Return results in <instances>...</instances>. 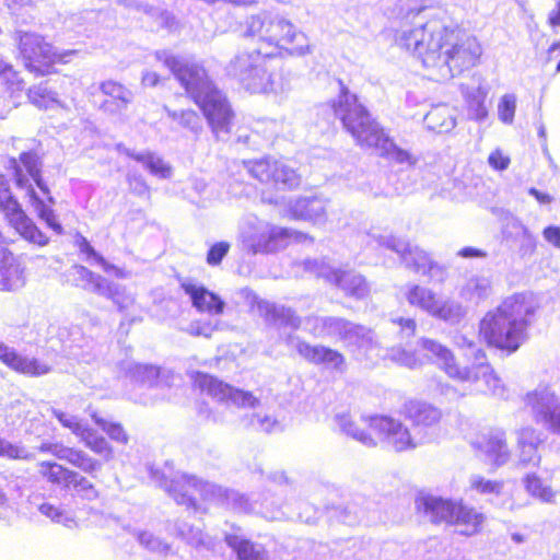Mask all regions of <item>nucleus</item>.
Masks as SVG:
<instances>
[{
  "instance_id": "nucleus-1",
  "label": "nucleus",
  "mask_w": 560,
  "mask_h": 560,
  "mask_svg": "<svg viewBox=\"0 0 560 560\" xmlns=\"http://www.w3.org/2000/svg\"><path fill=\"white\" fill-rule=\"evenodd\" d=\"M392 31L395 44L417 57L436 81L462 74L482 55L476 37L428 19L423 8H409Z\"/></svg>"
},
{
  "instance_id": "nucleus-2",
  "label": "nucleus",
  "mask_w": 560,
  "mask_h": 560,
  "mask_svg": "<svg viewBox=\"0 0 560 560\" xmlns=\"http://www.w3.org/2000/svg\"><path fill=\"white\" fill-rule=\"evenodd\" d=\"M270 487L261 500L247 497L235 490L223 489L215 483L203 481L196 476L185 472H173L166 476L164 472L159 477L160 486L179 505L195 513H202L205 510L197 503L198 493L203 501L220 504L236 513H260L264 517L276 520L284 504L282 493L287 486V478L283 472L276 471L268 477Z\"/></svg>"
},
{
  "instance_id": "nucleus-3",
  "label": "nucleus",
  "mask_w": 560,
  "mask_h": 560,
  "mask_svg": "<svg viewBox=\"0 0 560 560\" xmlns=\"http://www.w3.org/2000/svg\"><path fill=\"white\" fill-rule=\"evenodd\" d=\"M155 57L199 106L215 139L226 141L231 133L234 112L226 96L210 80L206 70L200 65L166 50L156 51Z\"/></svg>"
},
{
  "instance_id": "nucleus-4",
  "label": "nucleus",
  "mask_w": 560,
  "mask_h": 560,
  "mask_svg": "<svg viewBox=\"0 0 560 560\" xmlns=\"http://www.w3.org/2000/svg\"><path fill=\"white\" fill-rule=\"evenodd\" d=\"M537 308L533 293L513 294L485 315L480 322V335L489 345L515 352L527 339V329Z\"/></svg>"
},
{
  "instance_id": "nucleus-5",
  "label": "nucleus",
  "mask_w": 560,
  "mask_h": 560,
  "mask_svg": "<svg viewBox=\"0 0 560 560\" xmlns=\"http://www.w3.org/2000/svg\"><path fill=\"white\" fill-rule=\"evenodd\" d=\"M336 113L343 128L359 145L374 148L381 155L406 167H412L418 163V156L399 148L372 118L365 106L357 102L355 96L349 93L341 94Z\"/></svg>"
},
{
  "instance_id": "nucleus-6",
  "label": "nucleus",
  "mask_w": 560,
  "mask_h": 560,
  "mask_svg": "<svg viewBox=\"0 0 560 560\" xmlns=\"http://www.w3.org/2000/svg\"><path fill=\"white\" fill-rule=\"evenodd\" d=\"M10 165L13 170L16 187L25 190L38 219L45 222L57 235H62L63 226L57 220L52 209L56 199L51 196L50 189L42 176V158L36 151H24L18 160L11 159Z\"/></svg>"
},
{
  "instance_id": "nucleus-7",
  "label": "nucleus",
  "mask_w": 560,
  "mask_h": 560,
  "mask_svg": "<svg viewBox=\"0 0 560 560\" xmlns=\"http://www.w3.org/2000/svg\"><path fill=\"white\" fill-rule=\"evenodd\" d=\"M245 298L268 325L277 326L279 329L291 328L293 331L302 326L306 332L318 339L340 340L347 322L342 317L318 315H310L302 319L291 307L262 300L249 290H246Z\"/></svg>"
},
{
  "instance_id": "nucleus-8",
  "label": "nucleus",
  "mask_w": 560,
  "mask_h": 560,
  "mask_svg": "<svg viewBox=\"0 0 560 560\" xmlns=\"http://www.w3.org/2000/svg\"><path fill=\"white\" fill-rule=\"evenodd\" d=\"M419 343L422 350L431 354V358H435L451 378L469 383L471 390L476 393L505 397V386L489 363L479 362L476 365L460 368L456 364L451 350L442 343L428 338H422Z\"/></svg>"
},
{
  "instance_id": "nucleus-9",
  "label": "nucleus",
  "mask_w": 560,
  "mask_h": 560,
  "mask_svg": "<svg viewBox=\"0 0 560 560\" xmlns=\"http://www.w3.org/2000/svg\"><path fill=\"white\" fill-rule=\"evenodd\" d=\"M273 59L272 52L262 48L243 50L230 61L228 71L250 93L283 92L285 88L272 65Z\"/></svg>"
},
{
  "instance_id": "nucleus-10",
  "label": "nucleus",
  "mask_w": 560,
  "mask_h": 560,
  "mask_svg": "<svg viewBox=\"0 0 560 560\" xmlns=\"http://www.w3.org/2000/svg\"><path fill=\"white\" fill-rule=\"evenodd\" d=\"M240 240L244 249L253 255L278 253L287 248L291 240L313 242V237L307 234L276 225L256 215L243 219L240 225Z\"/></svg>"
},
{
  "instance_id": "nucleus-11",
  "label": "nucleus",
  "mask_w": 560,
  "mask_h": 560,
  "mask_svg": "<svg viewBox=\"0 0 560 560\" xmlns=\"http://www.w3.org/2000/svg\"><path fill=\"white\" fill-rule=\"evenodd\" d=\"M416 505L431 522L453 525L459 534L466 536L476 534L485 521L482 513L464 504L462 500L422 493L417 497Z\"/></svg>"
},
{
  "instance_id": "nucleus-12",
  "label": "nucleus",
  "mask_w": 560,
  "mask_h": 560,
  "mask_svg": "<svg viewBox=\"0 0 560 560\" xmlns=\"http://www.w3.org/2000/svg\"><path fill=\"white\" fill-rule=\"evenodd\" d=\"M342 540L341 552H346V560H415L413 542L378 541L365 537H347Z\"/></svg>"
},
{
  "instance_id": "nucleus-13",
  "label": "nucleus",
  "mask_w": 560,
  "mask_h": 560,
  "mask_svg": "<svg viewBox=\"0 0 560 560\" xmlns=\"http://www.w3.org/2000/svg\"><path fill=\"white\" fill-rule=\"evenodd\" d=\"M19 49L25 67L37 74L48 73L55 63H67L77 50L58 51L45 38L35 33H21Z\"/></svg>"
},
{
  "instance_id": "nucleus-14",
  "label": "nucleus",
  "mask_w": 560,
  "mask_h": 560,
  "mask_svg": "<svg viewBox=\"0 0 560 560\" xmlns=\"http://www.w3.org/2000/svg\"><path fill=\"white\" fill-rule=\"evenodd\" d=\"M375 242L387 249L395 252L401 264L413 272L427 276L430 280L442 282L445 277V269L435 262L431 256L417 245L394 235H373Z\"/></svg>"
},
{
  "instance_id": "nucleus-15",
  "label": "nucleus",
  "mask_w": 560,
  "mask_h": 560,
  "mask_svg": "<svg viewBox=\"0 0 560 560\" xmlns=\"http://www.w3.org/2000/svg\"><path fill=\"white\" fill-rule=\"evenodd\" d=\"M0 210L9 225L30 244L43 247L49 244V237L40 231L23 210L10 189V182L0 174Z\"/></svg>"
},
{
  "instance_id": "nucleus-16",
  "label": "nucleus",
  "mask_w": 560,
  "mask_h": 560,
  "mask_svg": "<svg viewBox=\"0 0 560 560\" xmlns=\"http://www.w3.org/2000/svg\"><path fill=\"white\" fill-rule=\"evenodd\" d=\"M522 401L537 425L550 434L560 435V395L553 386L540 383L528 390Z\"/></svg>"
},
{
  "instance_id": "nucleus-17",
  "label": "nucleus",
  "mask_w": 560,
  "mask_h": 560,
  "mask_svg": "<svg viewBox=\"0 0 560 560\" xmlns=\"http://www.w3.org/2000/svg\"><path fill=\"white\" fill-rule=\"evenodd\" d=\"M304 269L316 277L326 279L329 283L340 289L346 296L362 301L371 295V284L366 278L354 270L335 269L326 261L307 259Z\"/></svg>"
},
{
  "instance_id": "nucleus-18",
  "label": "nucleus",
  "mask_w": 560,
  "mask_h": 560,
  "mask_svg": "<svg viewBox=\"0 0 560 560\" xmlns=\"http://www.w3.org/2000/svg\"><path fill=\"white\" fill-rule=\"evenodd\" d=\"M369 425L396 452L412 450L431 441V438L421 430L410 431L399 420L388 416H372Z\"/></svg>"
},
{
  "instance_id": "nucleus-19",
  "label": "nucleus",
  "mask_w": 560,
  "mask_h": 560,
  "mask_svg": "<svg viewBox=\"0 0 560 560\" xmlns=\"http://www.w3.org/2000/svg\"><path fill=\"white\" fill-rule=\"evenodd\" d=\"M283 49L291 55L304 56L310 52V44L306 35L284 16L273 13L265 51L272 52L276 57Z\"/></svg>"
},
{
  "instance_id": "nucleus-20",
  "label": "nucleus",
  "mask_w": 560,
  "mask_h": 560,
  "mask_svg": "<svg viewBox=\"0 0 560 560\" xmlns=\"http://www.w3.org/2000/svg\"><path fill=\"white\" fill-rule=\"evenodd\" d=\"M279 338L288 348L294 349L304 360L312 364H324L340 373L346 370V359L343 354L335 349L320 345L313 346L302 340L293 331L285 332L281 330Z\"/></svg>"
},
{
  "instance_id": "nucleus-21",
  "label": "nucleus",
  "mask_w": 560,
  "mask_h": 560,
  "mask_svg": "<svg viewBox=\"0 0 560 560\" xmlns=\"http://www.w3.org/2000/svg\"><path fill=\"white\" fill-rule=\"evenodd\" d=\"M270 203L280 205L284 203L285 212L283 217L293 220H302L311 222L315 225H323L328 220V208L330 201L323 196H305L288 201L276 198L268 200Z\"/></svg>"
},
{
  "instance_id": "nucleus-22",
  "label": "nucleus",
  "mask_w": 560,
  "mask_h": 560,
  "mask_svg": "<svg viewBox=\"0 0 560 560\" xmlns=\"http://www.w3.org/2000/svg\"><path fill=\"white\" fill-rule=\"evenodd\" d=\"M246 167L253 177L261 183H273L277 187L288 189L300 185L299 174L282 161L266 158L249 162Z\"/></svg>"
},
{
  "instance_id": "nucleus-23",
  "label": "nucleus",
  "mask_w": 560,
  "mask_h": 560,
  "mask_svg": "<svg viewBox=\"0 0 560 560\" xmlns=\"http://www.w3.org/2000/svg\"><path fill=\"white\" fill-rule=\"evenodd\" d=\"M199 384L202 390L220 401L231 402L242 408H256L259 405V399L250 392L234 388L211 375L200 376Z\"/></svg>"
},
{
  "instance_id": "nucleus-24",
  "label": "nucleus",
  "mask_w": 560,
  "mask_h": 560,
  "mask_svg": "<svg viewBox=\"0 0 560 560\" xmlns=\"http://www.w3.org/2000/svg\"><path fill=\"white\" fill-rule=\"evenodd\" d=\"M516 466L518 468L538 467L541 456L538 447L544 443L542 433L533 425H524L516 430Z\"/></svg>"
},
{
  "instance_id": "nucleus-25",
  "label": "nucleus",
  "mask_w": 560,
  "mask_h": 560,
  "mask_svg": "<svg viewBox=\"0 0 560 560\" xmlns=\"http://www.w3.org/2000/svg\"><path fill=\"white\" fill-rule=\"evenodd\" d=\"M226 545L236 556V560H271L262 544L250 540L240 526H232L224 534Z\"/></svg>"
},
{
  "instance_id": "nucleus-26",
  "label": "nucleus",
  "mask_w": 560,
  "mask_h": 560,
  "mask_svg": "<svg viewBox=\"0 0 560 560\" xmlns=\"http://www.w3.org/2000/svg\"><path fill=\"white\" fill-rule=\"evenodd\" d=\"M0 361L11 370L30 376L38 377L48 374L51 366L36 358L20 354L14 348L0 342Z\"/></svg>"
},
{
  "instance_id": "nucleus-27",
  "label": "nucleus",
  "mask_w": 560,
  "mask_h": 560,
  "mask_svg": "<svg viewBox=\"0 0 560 560\" xmlns=\"http://www.w3.org/2000/svg\"><path fill=\"white\" fill-rule=\"evenodd\" d=\"M121 369L132 382L149 388L170 386V378L173 377L168 371L161 370L154 365L139 364L132 361L124 362Z\"/></svg>"
},
{
  "instance_id": "nucleus-28",
  "label": "nucleus",
  "mask_w": 560,
  "mask_h": 560,
  "mask_svg": "<svg viewBox=\"0 0 560 560\" xmlns=\"http://www.w3.org/2000/svg\"><path fill=\"white\" fill-rule=\"evenodd\" d=\"M180 287L185 294L189 296L192 306L198 312L208 313L210 315H221L223 313L225 302L205 285L188 280L182 282Z\"/></svg>"
},
{
  "instance_id": "nucleus-29",
  "label": "nucleus",
  "mask_w": 560,
  "mask_h": 560,
  "mask_svg": "<svg viewBox=\"0 0 560 560\" xmlns=\"http://www.w3.org/2000/svg\"><path fill=\"white\" fill-rule=\"evenodd\" d=\"M342 545V538L326 544L303 540L291 560H346V552H341Z\"/></svg>"
},
{
  "instance_id": "nucleus-30",
  "label": "nucleus",
  "mask_w": 560,
  "mask_h": 560,
  "mask_svg": "<svg viewBox=\"0 0 560 560\" xmlns=\"http://www.w3.org/2000/svg\"><path fill=\"white\" fill-rule=\"evenodd\" d=\"M472 445L480 450L495 466H502L510 459V450L503 430H490L476 440Z\"/></svg>"
},
{
  "instance_id": "nucleus-31",
  "label": "nucleus",
  "mask_w": 560,
  "mask_h": 560,
  "mask_svg": "<svg viewBox=\"0 0 560 560\" xmlns=\"http://www.w3.org/2000/svg\"><path fill=\"white\" fill-rule=\"evenodd\" d=\"M405 416L412 423L413 431L421 430L430 438L429 430L441 420V411L431 404L410 400L405 404Z\"/></svg>"
},
{
  "instance_id": "nucleus-32",
  "label": "nucleus",
  "mask_w": 560,
  "mask_h": 560,
  "mask_svg": "<svg viewBox=\"0 0 560 560\" xmlns=\"http://www.w3.org/2000/svg\"><path fill=\"white\" fill-rule=\"evenodd\" d=\"M458 294L465 302L479 305L492 294L491 277L479 273L467 277L459 287Z\"/></svg>"
},
{
  "instance_id": "nucleus-33",
  "label": "nucleus",
  "mask_w": 560,
  "mask_h": 560,
  "mask_svg": "<svg viewBox=\"0 0 560 560\" xmlns=\"http://www.w3.org/2000/svg\"><path fill=\"white\" fill-rule=\"evenodd\" d=\"M339 341H342L347 347L365 353L375 350L377 347L375 335L371 329L348 319Z\"/></svg>"
},
{
  "instance_id": "nucleus-34",
  "label": "nucleus",
  "mask_w": 560,
  "mask_h": 560,
  "mask_svg": "<svg viewBox=\"0 0 560 560\" xmlns=\"http://www.w3.org/2000/svg\"><path fill=\"white\" fill-rule=\"evenodd\" d=\"M74 245L78 247L82 255H85V260L91 265H98L104 272L113 275L119 279H127L130 277V272L125 269L108 262L95 248L91 245L85 236L77 234L74 237Z\"/></svg>"
},
{
  "instance_id": "nucleus-35",
  "label": "nucleus",
  "mask_w": 560,
  "mask_h": 560,
  "mask_svg": "<svg viewBox=\"0 0 560 560\" xmlns=\"http://www.w3.org/2000/svg\"><path fill=\"white\" fill-rule=\"evenodd\" d=\"M74 245L78 247L82 255H85V260L91 265H98L104 272L113 275L119 279H127L130 277V272L125 269L108 262L95 248L91 245L85 236L77 234L74 237Z\"/></svg>"
},
{
  "instance_id": "nucleus-36",
  "label": "nucleus",
  "mask_w": 560,
  "mask_h": 560,
  "mask_svg": "<svg viewBox=\"0 0 560 560\" xmlns=\"http://www.w3.org/2000/svg\"><path fill=\"white\" fill-rule=\"evenodd\" d=\"M174 534L198 552L214 550L217 545L211 536L184 521H177L174 524Z\"/></svg>"
},
{
  "instance_id": "nucleus-37",
  "label": "nucleus",
  "mask_w": 560,
  "mask_h": 560,
  "mask_svg": "<svg viewBox=\"0 0 560 560\" xmlns=\"http://www.w3.org/2000/svg\"><path fill=\"white\" fill-rule=\"evenodd\" d=\"M100 89L104 95L109 97L101 105L104 112L110 114L120 113L126 109L132 100L131 91L115 81H105L101 84Z\"/></svg>"
},
{
  "instance_id": "nucleus-38",
  "label": "nucleus",
  "mask_w": 560,
  "mask_h": 560,
  "mask_svg": "<svg viewBox=\"0 0 560 560\" xmlns=\"http://www.w3.org/2000/svg\"><path fill=\"white\" fill-rule=\"evenodd\" d=\"M466 315L467 307L462 302L439 295L430 316L448 325H457Z\"/></svg>"
},
{
  "instance_id": "nucleus-39",
  "label": "nucleus",
  "mask_w": 560,
  "mask_h": 560,
  "mask_svg": "<svg viewBox=\"0 0 560 560\" xmlns=\"http://www.w3.org/2000/svg\"><path fill=\"white\" fill-rule=\"evenodd\" d=\"M107 279L94 273L82 265H73L67 271V282L77 288L101 294Z\"/></svg>"
},
{
  "instance_id": "nucleus-40",
  "label": "nucleus",
  "mask_w": 560,
  "mask_h": 560,
  "mask_svg": "<svg viewBox=\"0 0 560 560\" xmlns=\"http://www.w3.org/2000/svg\"><path fill=\"white\" fill-rule=\"evenodd\" d=\"M272 16V12L266 11L250 15L244 23L243 35L256 39L260 44L259 48H267Z\"/></svg>"
},
{
  "instance_id": "nucleus-41",
  "label": "nucleus",
  "mask_w": 560,
  "mask_h": 560,
  "mask_svg": "<svg viewBox=\"0 0 560 560\" xmlns=\"http://www.w3.org/2000/svg\"><path fill=\"white\" fill-rule=\"evenodd\" d=\"M369 418L360 417L359 421L353 419L351 415L348 413H339L336 416V422L346 435L352 438L353 440L360 442L365 446H375L376 443L374 439L360 425V422L364 424V427L369 425Z\"/></svg>"
},
{
  "instance_id": "nucleus-42",
  "label": "nucleus",
  "mask_w": 560,
  "mask_h": 560,
  "mask_svg": "<svg viewBox=\"0 0 560 560\" xmlns=\"http://www.w3.org/2000/svg\"><path fill=\"white\" fill-rule=\"evenodd\" d=\"M460 91L467 103L469 117L477 121L485 120L488 116V109L486 106V98L489 92L488 88L483 86L481 83L474 89L462 84Z\"/></svg>"
},
{
  "instance_id": "nucleus-43",
  "label": "nucleus",
  "mask_w": 560,
  "mask_h": 560,
  "mask_svg": "<svg viewBox=\"0 0 560 560\" xmlns=\"http://www.w3.org/2000/svg\"><path fill=\"white\" fill-rule=\"evenodd\" d=\"M122 152L129 158L141 163L143 167L153 176H156L162 179H167L172 176L171 165L165 163L160 155L153 152L145 151L137 153L130 149H124Z\"/></svg>"
},
{
  "instance_id": "nucleus-44",
  "label": "nucleus",
  "mask_w": 560,
  "mask_h": 560,
  "mask_svg": "<svg viewBox=\"0 0 560 560\" xmlns=\"http://www.w3.org/2000/svg\"><path fill=\"white\" fill-rule=\"evenodd\" d=\"M27 96L31 103L40 109L63 107L59 93L50 85V81L30 88Z\"/></svg>"
},
{
  "instance_id": "nucleus-45",
  "label": "nucleus",
  "mask_w": 560,
  "mask_h": 560,
  "mask_svg": "<svg viewBox=\"0 0 560 560\" xmlns=\"http://www.w3.org/2000/svg\"><path fill=\"white\" fill-rule=\"evenodd\" d=\"M438 296L439 294L431 289L419 284L411 283L405 288V298L409 305L425 312L428 315H431Z\"/></svg>"
},
{
  "instance_id": "nucleus-46",
  "label": "nucleus",
  "mask_w": 560,
  "mask_h": 560,
  "mask_svg": "<svg viewBox=\"0 0 560 560\" xmlns=\"http://www.w3.org/2000/svg\"><path fill=\"white\" fill-rule=\"evenodd\" d=\"M31 503L36 506L37 511L51 522L61 524L67 528H74L78 526L74 514L62 505H56L50 502L43 501L40 503L35 502V498L31 499Z\"/></svg>"
},
{
  "instance_id": "nucleus-47",
  "label": "nucleus",
  "mask_w": 560,
  "mask_h": 560,
  "mask_svg": "<svg viewBox=\"0 0 560 560\" xmlns=\"http://www.w3.org/2000/svg\"><path fill=\"white\" fill-rule=\"evenodd\" d=\"M424 122L429 129L445 133L453 130L456 126V119L447 106H435L424 117Z\"/></svg>"
},
{
  "instance_id": "nucleus-48",
  "label": "nucleus",
  "mask_w": 560,
  "mask_h": 560,
  "mask_svg": "<svg viewBox=\"0 0 560 560\" xmlns=\"http://www.w3.org/2000/svg\"><path fill=\"white\" fill-rule=\"evenodd\" d=\"M413 547L415 560H450L445 544L435 537L413 542Z\"/></svg>"
},
{
  "instance_id": "nucleus-49",
  "label": "nucleus",
  "mask_w": 560,
  "mask_h": 560,
  "mask_svg": "<svg viewBox=\"0 0 560 560\" xmlns=\"http://www.w3.org/2000/svg\"><path fill=\"white\" fill-rule=\"evenodd\" d=\"M5 243V238L0 232V245ZM13 260L14 258L11 252L0 248V271L4 280L3 289L5 290H13L16 285V281L20 279V267L19 265L12 264Z\"/></svg>"
},
{
  "instance_id": "nucleus-50",
  "label": "nucleus",
  "mask_w": 560,
  "mask_h": 560,
  "mask_svg": "<svg viewBox=\"0 0 560 560\" xmlns=\"http://www.w3.org/2000/svg\"><path fill=\"white\" fill-rule=\"evenodd\" d=\"M61 460L68 462L89 475H94L102 467L101 462L91 457L85 452L69 446H66L63 454H61Z\"/></svg>"
},
{
  "instance_id": "nucleus-51",
  "label": "nucleus",
  "mask_w": 560,
  "mask_h": 560,
  "mask_svg": "<svg viewBox=\"0 0 560 560\" xmlns=\"http://www.w3.org/2000/svg\"><path fill=\"white\" fill-rule=\"evenodd\" d=\"M78 438L89 447L92 452L103 456L106 460L113 457V450L108 442L102 435L97 434L88 424L78 434Z\"/></svg>"
},
{
  "instance_id": "nucleus-52",
  "label": "nucleus",
  "mask_w": 560,
  "mask_h": 560,
  "mask_svg": "<svg viewBox=\"0 0 560 560\" xmlns=\"http://www.w3.org/2000/svg\"><path fill=\"white\" fill-rule=\"evenodd\" d=\"M100 295L113 301L120 312L128 311L135 304L133 295L127 293L125 287L108 280Z\"/></svg>"
},
{
  "instance_id": "nucleus-53",
  "label": "nucleus",
  "mask_w": 560,
  "mask_h": 560,
  "mask_svg": "<svg viewBox=\"0 0 560 560\" xmlns=\"http://www.w3.org/2000/svg\"><path fill=\"white\" fill-rule=\"evenodd\" d=\"M525 490L534 498L544 503H553L556 491L548 485H545L541 478L536 474H527L523 478Z\"/></svg>"
},
{
  "instance_id": "nucleus-54",
  "label": "nucleus",
  "mask_w": 560,
  "mask_h": 560,
  "mask_svg": "<svg viewBox=\"0 0 560 560\" xmlns=\"http://www.w3.org/2000/svg\"><path fill=\"white\" fill-rule=\"evenodd\" d=\"M39 475L52 485L65 486L74 470H70L56 462L44 460L37 464Z\"/></svg>"
},
{
  "instance_id": "nucleus-55",
  "label": "nucleus",
  "mask_w": 560,
  "mask_h": 560,
  "mask_svg": "<svg viewBox=\"0 0 560 560\" xmlns=\"http://www.w3.org/2000/svg\"><path fill=\"white\" fill-rule=\"evenodd\" d=\"M513 238L518 243V253L522 257L532 256L537 246L536 236L521 222L512 223Z\"/></svg>"
},
{
  "instance_id": "nucleus-56",
  "label": "nucleus",
  "mask_w": 560,
  "mask_h": 560,
  "mask_svg": "<svg viewBox=\"0 0 560 560\" xmlns=\"http://www.w3.org/2000/svg\"><path fill=\"white\" fill-rule=\"evenodd\" d=\"M167 116L178 122L182 127L188 129L195 135H199L202 130V124L200 116L192 109H179L173 110L165 107Z\"/></svg>"
},
{
  "instance_id": "nucleus-57",
  "label": "nucleus",
  "mask_w": 560,
  "mask_h": 560,
  "mask_svg": "<svg viewBox=\"0 0 560 560\" xmlns=\"http://www.w3.org/2000/svg\"><path fill=\"white\" fill-rule=\"evenodd\" d=\"M0 457L10 460L31 462L36 456L22 443H13L0 436Z\"/></svg>"
},
{
  "instance_id": "nucleus-58",
  "label": "nucleus",
  "mask_w": 560,
  "mask_h": 560,
  "mask_svg": "<svg viewBox=\"0 0 560 560\" xmlns=\"http://www.w3.org/2000/svg\"><path fill=\"white\" fill-rule=\"evenodd\" d=\"M126 5L128 7H135L136 10L142 11L144 14H147L150 18H156L158 23L161 27L164 28H172L174 25V16L164 10H160L158 8H153L147 3H141L136 0H124Z\"/></svg>"
},
{
  "instance_id": "nucleus-59",
  "label": "nucleus",
  "mask_w": 560,
  "mask_h": 560,
  "mask_svg": "<svg viewBox=\"0 0 560 560\" xmlns=\"http://www.w3.org/2000/svg\"><path fill=\"white\" fill-rule=\"evenodd\" d=\"M66 487H72L74 492L83 500L94 501L98 498V491L94 485L77 471H73Z\"/></svg>"
},
{
  "instance_id": "nucleus-60",
  "label": "nucleus",
  "mask_w": 560,
  "mask_h": 560,
  "mask_svg": "<svg viewBox=\"0 0 560 560\" xmlns=\"http://www.w3.org/2000/svg\"><path fill=\"white\" fill-rule=\"evenodd\" d=\"M90 416L95 424H97L109 436L110 440L120 444L128 443V434L120 423L108 421L100 417L95 411L91 412Z\"/></svg>"
},
{
  "instance_id": "nucleus-61",
  "label": "nucleus",
  "mask_w": 560,
  "mask_h": 560,
  "mask_svg": "<svg viewBox=\"0 0 560 560\" xmlns=\"http://www.w3.org/2000/svg\"><path fill=\"white\" fill-rule=\"evenodd\" d=\"M469 487L482 495H500L502 493L503 481L486 479L480 475H471L469 478Z\"/></svg>"
},
{
  "instance_id": "nucleus-62",
  "label": "nucleus",
  "mask_w": 560,
  "mask_h": 560,
  "mask_svg": "<svg viewBox=\"0 0 560 560\" xmlns=\"http://www.w3.org/2000/svg\"><path fill=\"white\" fill-rule=\"evenodd\" d=\"M138 541L141 546L148 549L151 552H155L158 555H168L172 550L171 545L163 541L159 537L154 536L150 532H140L138 533Z\"/></svg>"
},
{
  "instance_id": "nucleus-63",
  "label": "nucleus",
  "mask_w": 560,
  "mask_h": 560,
  "mask_svg": "<svg viewBox=\"0 0 560 560\" xmlns=\"http://www.w3.org/2000/svg\"><path fill=\"white\" fill-rule=\"evenodd\" d=\"M282 130V121L271 118L259 119L254 125V132L261 135L268 141L275 139Z\"/></svg>"
},
{
  "instance_id": "nucleus-64",
  "label": "nucleus",
  "mask_w": 560,
  "mask_h": 560,
  "mask_svg": "<svg viewBox=\"0 0 560 560\" xmlns=\"http://www.w3.org/2000/svg\"><path fill=\"white\" fill-rule=\"evenodd\" d=\"M50 412L63 428L69 429L75 436H78V434L86 424L83 423L77 416L67 411L51 407Z\"/></svg>"
}]
</instances>
